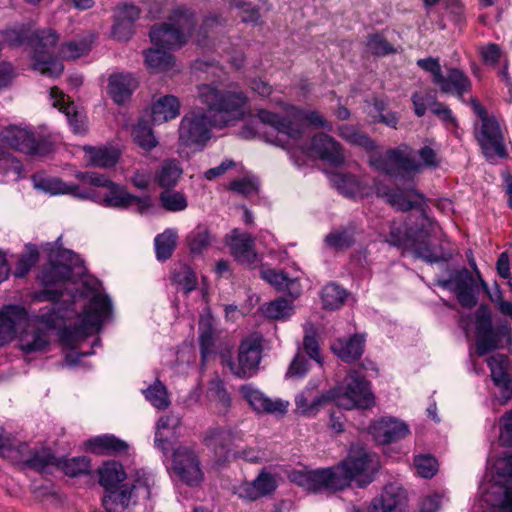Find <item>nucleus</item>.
<instances>
[{"mask_svg":"<svg viewBox=\"0 0 512 512\" xmlns=\"http://www.w3.org/2000/svg\"><path fill=\"white\" fill-rule=\"evenodd\" d=\"M182 173L183 169L177 160H165L159 166L155 180L160 187L170 188L178 183Z\"/></svg>","mask_w":512,"mask_h":512,"instance_id":"nucleus-46","label":"nucleus"},{"mask_svg":"<svg viewBox=\"0 0 512 512\" xmlns=\"http://www.w3.org/2000/svg\"><path fill=\"white\" fill-rule=\"evenodd\" d=\"M489 512H512V454L498 458L492 466V481L482 486Z\"/></svg>","mask_w":512,"mask_h":512,"instance_id":"nucleus-8","label":"nucleus"},{"mask_svg":"<svg viewBox=\"0 0 512 512\" xmlns=\"http://www.w3.org/2000/svg\"><path fill=\"white\" fill-rule=\"evenodd\" d=\"M139 82L131 73H114L108 79V93L117 104L125 103L138 88Z\"/></svg>","mask_w":512,"mask_h":512,"instance_id":"nucleus-33","label":"nucleus"},{"mask_svg":"<svg viewBox=\"0 0 512 512\" xmlns=\"http://www.w3.org/2000/svg\"><path fill=\"white\" fill-rule=\"evenodd\" d=\"M13 453H15L16 461L22 462L28 467L40 472L58 467L61 463V459L56 457L49 448L30 449L26 443H20L12 447L11 445H6L3 438L0 436V455L2 457H13Z\"/></svg>","mask_w":512,"mask_h":512,"instance_id":"nucleus-14","label":"nucleus"},{"mask_svg":"<svg viewBox=\"0 0 512 512\" xmlns=\"http://www.w3.org/2000/svg\"><path fill=\"white\" fill-rule=\"evenodd\" d=\"M276 488V477L263 470L254 480L245 481L236 486L234 493L245 501H256L262 497L271 495Z\"/></svg>","mask_w":512,"mask_h":512,"instance_id":"nucleus-25","label":"nucleus"},{"mask_svg":"<svg viewBox=\"0 0 512 512\" xmlns=\"http://www.w3.org/2000/svg\"><path fill=\"white\" fill-rule=\"evenodd\" d=\"M180 103L171 95L158 99L152 106V122L162 124L176 118L179 115Z\"/></svg>","mask_w":512,"mask_h":512,"instance_id":"nucleus-42","label":"nucleus"},{"mask_svg":"<svg viewBox=\"0 0 512 512\" xmlns=\"http://www.w3.org/2000/svg\"><path fill=\"white\" fill-rule=\"evenodd\" d=\"M304 153L318 157L332 165H341L345 160L341 145L325 133L315 134L310 141V146L304 150Z\"/></svg>","mask_w":512,"mask_h":512,"instance_id":"nucleus-24","label":"nucleus"},{"mask_svg":"<svg viewBox=\"0 0 512 512\" xmlns=\"http://www.w3.org/2000/svg\"><path fill=\"white\" fill-rule=\"evenodd\" d=\"M177 234L172 229L165 230L156 236L154 240L157 259L165 261L172 256L176 247Z\"/></svg>","mask_w":512,"mask_h":512,"instance_id":"nucleus-53","label":"nucleus"},{"mask_svg":"<svg viewBox=\"0 0 512 512\" xmlns=\"http://www.w3.org/2000/svg\"><path fill=\"white\" fill-rule=\"evenodd\" d=\"M205 444L216 454L222 455L232 441V434L225 428H211L206 432Z\"/></svg>","mask_w":512,"mask_h":512,"instance_id":"nucleus-50","label":"nucleus"},{"mask_svg":"<svg viewBox=\"0 0 512 512\" xmlns=\"http://www.w3.org/2000/svg\"><path fill=\"white\" fill-rule=\"evenodd\" d=\"M160 201L165 209L173 212L182 211L188 205L185 196L178 191L167 190L162 192Z\"/></svg>","mask_w":512,"mask_h":512,"instance_id":"nucleus-60","label":"nucleus"},{"mask_svg":"<svg viewBox=\"0 0 512 512\" xmlns=\"http://www.w3.org/2000/svg\"><path fill=\"white\" fill-rule=\"evenodd\" d=\"M261 358V339L256 336H250L241 341L238 348L237 360H230L228 366L234 376L240 379H246L257 373Z\"/></svg>","mask_w":512,"mask_h":512,"instance_id":"nucleus-18","label":"nucleus"},{"mask_svg":"<svg viewBox=\"0 0 512 512\" xmlns=\"http://www.w3.org/2000/svg\"><path fill=\"white\" fill-rule=\"evenodd\" d=\"M125 477L122 465L116 461L105 462L99 469V482L106 490L122 482Z\"/></svg>","mask_w":512,"mask_h":512,"instance_id":"nucleus-48","label":"nucleus"},{"mask_svg":"<svg viewBox=\"0 0 512 512\" xmlns=\"http://www.w3.org/2000/svg\"><path fill=\"white\" fill-rule=\"evenodd\" d=\"M63 472L70 476L76 477L82 474H87L90 471V460L87 457H74L70 459H61L60 466Z\"/></svg>","mask_w":512,"mask_h":512,"instance_id":"nucleus-57","label":"nucleus"},{"mask_svg":"<svg viewBox=\"0 0 512 512\" xmlns=\"http://www.w3.org/2000/svg\"><path fill=\"white\" fill-rule=\"evenodd\" d=\"M261 123L271 126L278 134L289 140H298L302 137L305 125L332 131V124L323 115L314 110L301 109L285 104L281 114L262 109L258 111Z\"/></svg>","mask_w":512,"mask_h":512,"instance_id":"nucleus-4","label":"nucleus"},{"mask_svg":"<svg viewBox=\"0 0 512 512\" xmlns=\"http://www.w3.org/2000/svg\"><path fill=\"white\" fill-rule=\"evenodd\" d=\"M86 448L98 455H117L127 452L129 444L114 435L104 434L89 439Z\"/></svg>","mask_w":512,"mask_h":512,"instance_id":"nucleus-37","label":"nucleus"},{"mask_svg":"<svg viewBox=\"0 0 512 512\" xmlns=\"http://www.w3.org/2000/svg\"><path fill=\"white\" fill-rule=\"evenodd\" d=\"M39 258L37 248L28 247L27 252L18 260L14 270V276L22 278L27 275L30 269L36 264Z\"/></svg>","mask_w":512,"mask_h":512,"instance_id":"nucleus-61","label":"nucleus"},{"mask_svg":"<svg viewBox=\"0 0 512 512\" xmlns=\"http://www.w3.org/2000/svg\"><path fill=\"white\" fill-rule=\"evenodd\" d=\"M85 160L87 164L100 168H108L113 165L118 160V154L106 147H91L85 146Z\"/></svg>","mask_w":512,"mask_h":512,"instance_id":"nucleus-45","label":"nucleus"},{"mask_svg":"<svg viewBox=\"0 0 512 512\" xmlns=\"http://www.w3.org/2000/svg\"><path fill=\"white\" fill-rule=\"evenodd\" d=\"M406 498L395 486L386 487L379 498L374 499L367 512H405Z\"/></svg>","mask_w":512,"mask_h":512,"instance_id":"nucleus-34","label":"nucleus"},{"mask_svg":"<svg viewBox=\"0 0 512 512\" xmlns=\"http://www.w3.org/2000/svg\"><path fill=\"white\" fill-rule=\"evenodd\" d=\"M438 285L452 290L463 307L472 308L477 304L478 287L472 273L463 268L447 280L438 281Z\"/></svg>","mask_w":512,"mask_h":512,"instance_id":"nucleus-19","label":"nucleus"},{"mask_svg":"<svg viewBox=\"0 0 512 512\" xmlns=\"http://www.w3.org/2000/svg\"><path fill=\"white\" fill-rule=\"evenodd\" d=\"M0 137L12 149L30 156H42L50 151L47 139L27 127H5L1 130Z\"/></svg>","mask_w":512,"mask_h":512,"instance_id":"nucleus-15","label":"nucleus"},{"mask_svg":"<svg viewBox=\"0 0 512 512\" xmlns=\"http://www.w3.org/2000/svg\"><path fill=\"white\" fill-rule=\"evenodd\" d=\"M420 225V229L411 235L408 244L414 256L431 263L447 261L451 254L431 242V237L436 232V225L427 217L422 218Z\"/></svg>","mask_w":512,"mask_h":512,"instance_id":"nucleus-16","label":"nucleus"},{"mask_svg":"<svg viewBox=\"0 0 512 512\" xmlns=\"http://www.w3.org/2000/svg\"><path fill=\"white\" fill-rule=\"evenodd\" d=\"M338 134L348 143L359 146L367 152H372L376 148L374 141L355 125H340L338 127Z\"/></svg>","mask_w":512,"mask_h":512,"instance_id":"nucleus-47","label":"nucleus"},{"mask_svg":"<svg viewBox=\"0 0 512 512\" xmlns=\"http://www.w3.org/2000/svg\"><path fill=\"white\" fill-rule=\"evenodd\" d=\"M76 177L82 184L89 186L86 191L94 194L87 200H92L104 207L125 209L143 202L141 198L129 193L124 186L112 182L102 174L79 172Z\"/></svg>","mask_w":512,"mask_h":512,"instance_id":"nucleus-7","label":"nucleus"},{"mask_svg":"<svg viewBox=\"0 0 512 512\" xmlns=\"http://www.w3.org/2000/svg\"><path fill=\"white\" fill-rule=\"evenodd\" d=\"M431 111L443 122L448 130L453 132L457 130L458 121L451 109H449L445 104L433 102L431 105Z\"/></svg>","mask_w":512,"mask_h":512,"instance_id":"nucleus-63","label":"nucleus"},{"mask_svg":"<svg viewBox=\"0 0 512 512\" xmlns=\"http://www.w3.org/2000/svg\"><path fill=\"white\" fill-rule=\"evenodd\" d=\"M214 240L210 231L204 226H198L188 236V243L193 254H201Z\"/></svg>","mask_w":512,"mask_h":512,"instance_id":"nucleus-56","label":"nucleus"},{"mask_svg":"<svg viewBox=\"0 0 512 512\" xmlns=\"http://www.w3.org/2000/svg\"><path fill=\"white\" fill-rule=\"evenodd\" d=\"M332 401L346 410L368 409L375 404L370 383L358 371L351 370L343 381L331 390Z\"/></svg>","mask_w":512,"mask_h":512,"instance_id":"nucleus-11","label":"nucleus"},{"mask_svg":"<svg viewBox=\"0 0 512 512\" xmlns=\"http://www.w3.org/2000/svg\"><path fill=\"white\" fill-rule=\"evenodd\" d=\"M368 114L377 122H381L388 127L396 128L398 117L394 112L386 110V104L383 100L374 99L369 106Z\"/></svg>","mask_w":512,"mask_h":512,"instance_id":"nucleus-54","label":"nucleus"},{"mask_svg":"<svg viewBox=\"0 0 512 512\" xmlns=\"http://www.w3.org/2000/svg\"><path fill=\"white\" fill-rule=\"evenodd\" d=\"M353 242L354 239L352 235L346 230H335L325 237L326 246L336 250L346 249L351 246Z\"/></svg>","mask_w":512,"mask_h":512,"instance_id":"nucleus-62","label":"nucleus"},{"mask_svg":"<svg viewBox=\"0 0 512 512\" xmlns=\"http://www.w3.org/2000/svg\"><path fill=\"white\" fill-rule=\"evenodd\" d=\"M239 392L243 399H245L257 413L284 414L289 405L288 402L280 399H270L252 384L242 385L239 388Z\"/></svg>","mask_w":512,"mask_h":512,"instance_id":"nucleus-28","label":"nucleus"},{"mask_svg":"<svg viewBox=\"0 0 512 512\" xmlns=\"http://www.w3.org/2000/svg\"><path fill=\"white\" fill-rule=\"evenodd\" d=\"M59 36L52 29L31 31L29 44L34 49V69L44 76L59 77L64 66L55 56Z\"/></svg>","mask_w":512,"mask_h":512,"instance_id":"nucleus-12","label":"nucleus"},{"mask_svg":"<svg viewBox=\"0 0 512 512\" xmlns=\"http://www.w3.org/2000/svg\"><path fill=\"white\" fill-rule=\"evenodd\" d=\"M172 278L186 294L196 288L197 278L191 268L186 265H181L175 269Z\"/></svg>","mask_w":512,"mask_h":512,"instance_id":"nucleus-58","label":"nucleus"},{"mask_svg":"<svg viewBox=\"0 0 512 512\" xmlns=\"http://www.w3.org/2000/svg\"><path fill=\"white\" fill-rule=\"evenodd\" d=\"M144 393L146 399L156 408L165 409L170 404L166 387L159 381L147 388Z\"/></svg>","mask_w":512,"mask_h":512,"instance_id":"nucleus-59","label":"nucleus"},{"mask_svg":"<svg viewBox=\"0 0 512 512\" xmlns=\"http://www.w3.org/2000/svg\"><path fill=\"white\" fill-rule=\"evenodd\" d=\"M140 9L129 3L119 4L114 10L112 37L118 41H127L134 34L135 22L140 17Z\"/></svg>","mask_w":512,"mask_h":512,"instance_id":"nucleus-27","label":"nucleus"},{"mask_svg":"<svg viewBox=\"0 0 512 512\" xmlns=\"http://www.w3.org/2000/svg\"><path fill=\"white\" fill-rule=\"evenodd\" d=\"M435 85L439 87L441 92L454 95L462 101L464 94L469 92L472 87L468 76L457 68L448 69L446 75L442 73Z\"/></svg>","mask_w":512,"mask_h":512,"instance_id":"nucleus-32","label":"nucleus"},{"mask_svg":"<svg viewBox=\"0 0 512 512\" xmlns=\"http://www.w3.org/2000/svg\"><path fill=\"white\" fill-rule=\"evenodd\" d=\"M261 277L278 291H288L293 297H297L300 294V285L297 280L290 279L282 271L275 269H262Z\"/></svg>","mask_w":512,"mask_h":512,"instance_id":"nucleus-44","label":"nucleus"},{"mask_svg":"<svg viewBox=\"0 0 512 512\" xmlns=\"http://www.w3.org/2000/svg\"><path fill=\"white\" fill-rule=\"evenodd\" d=\"M50 96L54 99L53 106L58 107L60 111L65 113L73 132L76 134L84 133L87 129L86 117L77 112L74 105L66 104L65 95L58 88H51Z\"/></svg>","mask_w":512,"mask_h":512,"instance_id":"nucleus-38","label":"nucleus"},{"mask_svg":"<svg viewBox=\"0 0 512 512\" xmlns=\"http://www.w3.org/2000/svg\"><path fill=\"white\" fill-rule=\"evenodd\" d=\"M194 25L193 12L177 8L167 22L152 27L149 34L151 42L162 48H180L191 36Z\"/></svg>","mask_w":512,"mask_h":512,"instance_id":"nucleus-9","label":"nucleus"},{"mask_svg":"<svg viewBox=\"0 0 512 512\" xmlns=\"http://www.w3.org/2000/svg\"><path fill=\"white\" fill-rule=\"evenodd\" d=\"M143 54L145 65L151 73H167L175 66L174 56L159 48L145 50Z\"/></svg>","mask_w":512,"mask_h":512,"instance_id":"nucleus-43","label":"nucleus"},{"mask_svg":"<svg viewBox=\"0 0 512 512\" xmlns=\"http://www.w3.org/2000/svg\"><path fill=\"white\" fill-rule=\"evenodd\" d=\"M374 190L378 197L384 198L387 203L399 211H408L420 205L423 200L422 194L414 189L412 183L405 188L397 187L391 190L386 185L375 181Z\"/></svg>","mask_w":512,"mask_h":512,"instance_id":"nucleus-22","label":"nucleus"},{"mask_svg":"<svg viewBox=\"0 0 512 512\" xmlns=\"http://www.w3.org/2000/svg\"><path fill=\"white\" fill-rule=\"evenodd\" d=\"M172 469L189 486H197L203 480L198 457L190 448L179 447L174 451Z\"/></svg>","mask_w":512,"mask_h":512,"instance_id":"nucleus-20","label":"nucleus"},{"mask_svg":"<svg viewBox=\"0 0 512 512\" xmlns=\"http://www.w3.org/2000/svg\"><path fill=\"white\" fill-rule=\"evenodd\" d=\"M27 322V313L19 306H8L0 313V346L14 339Z\"/></svg>","mask_w":512,"mask_h":512,"instance_id":"nucleus-30","label":"nucleus"},{"mask_svg":"<svg viewBox=\"0 0 512 512\" xmlns=\"http://www.w3.org/2000/svg\"><path fill=\"white\" fill-rule=\"evenodd\" d=\"M135 503V494L133 489H130L129 484L107 490V494L103 498V506L106 512H129L130 506Z\"/></svg>","mask_w":512,"mask_h":512,"instance_id":"nucleus-36","label":"nucleus"},{"mask_svg":"<svg viewBox=\"0 0 512 512\" xmlns=\"http://www.w3.org/2000/svg\"><path fill=\"white\" fill-rule=\"evenodd\" d=\"M511 342L510 327L507 324L493 328L487 306L481 305L476 311V354L484 356L501 347V342Z\"/></svg>","mask_w":512,"mask_h":512,"instance_id":"nucleus-13","label":"nucleus"},{"mask_svg":"<svg viewBox=\"0 0 512 512\" xmlns=\"http://www.w3.org/2000/svg\"><path fill=\"white\" fill-rule=\"evenodd\" d=\"M499 442L502 446L512 447V409L499 418Z\"/></svg>","mask_w":512,"mask_h":512,"instance_id":"nucleus-64","label":"nucleus"},{"mask_svg":"<svg viewBox=\"0 0 512 512\" xmlns=\"http://www.w3.org/2000/svg\"><path fill=\"white\" fill-rule=\"evenodd\" d=\"M347 292L335 283L325 285L321 291L323 307L329 310L339 309L345 302Z\"/></svg>","mask_w":512,"mask_h":512,"instance_id":"nucleus-51","label":"nucleus"},{"mask_svg":"<svg viewBox=\"0 0 512 512\" xmlns=\"http://www.w3.org/2000/svg\"><path fill=\"white\" fill-rule=\"evenodd\" d=\"M82 286L81 293L89 298V302L74 327L75 337H86L97 332L112 312L111 300L98 289V283L95 282L90 286L85 282Z\"/></svg>","mask_w":512,"mask_h":512,"instance_id":"nucleus-10","label":"nucleus"},{"mask_svg":"<svg viewBox=\"0 0 512 512\" xmlns=\"http://www.w3.org/2000/svg\"><path fill=\"white\" fill-rule=\"evenodd\" d=\"M317 384H309L302 392L295 397L297 410L305 416L316 415L322 406L331 401V391L319 393L316 391Z\"/></svg>","mask_w":512,"mask_h":512,"instance_id":"nucleus-31","label":"nucleus"},{"mask_svg":"<svg viewBox=\"0 0 512 512\" xmlns=\"http://www.w3.org/2000/svg\"><path fill=\"white\" fill-rule=\"evenodd\" d=\"M132 135L135 143L146 151H150L158 144L151 127L146 121H139L133 129Z\"/></svg>","mask_w":512,"mask_h":512,"instance_id":"nucleus-55","label":"nucleus"},{"mask_svg":"<svg viewBox=\"0 0 512 512\" xmlns=\"http://www.w3.org/2000/svg\"><path fill=\"white\" fill-rule=\"evenodd\" d=\"M369 432L376 442L387 444L404 438L409 433V428L398 419L384 417L373 422Z\"/></svg>","mask_w":512,"mask_h":512,"instance_id":"nucleus-29","label":"nucleus"},{"mask_svg":"<svg viewBox=\"0 0 512 512\" xmlns=\"http://www.w3.org/2000/svg\"><path fill=\"white\" fill-rule=\"evenodd\" d=\"M197 91L199 101L209 111L221 116V123L215 124L216 126H225L229 121L244 116L247 97L241 90H219L213 84H201Z\"/></svg>","mask_w":512,"mask_h":512,"instance_id":"nucleus-6","label":"nucleus"},{"mask_svg":"<svg viewBox=\"0 0 512 512\" xmlns=\"http://www.w3.org/2000/svg\"><path fill=\"white\" fill-rule=\"evenodd\" d=\"M64 296L63 290H44L40 298L49 300L50 306L38 314L35 319L22 326L23 330L19 334V347L25 353L43 351L49 344L48 330L59 327L65 315L58 307V301Z\"/></svg>","mask_w":512,"mask_h":512,"instance_id":"nucleus-3","label":"nucleus"},{"mask_svg":"<svg viewBox=\"0 0 512 512\" xmlns=\"http://www.w3.org/2000/svg\"><path fill=\"white\" fill-rule=\"evenodd\" d=\"M419 161L413 157V150L406 144L388 149L384 154H372L369 157L370 166L378 172L394 178L411 176L424 169H436L441 159L436 150L425 145L418 150Z\"/></svg>","mask_w":512,"mask_h":512,"instance_id":"nucleus-2","label":"nucleus"},{"mask_svg":"<svg viewBox=\"0 0 512 512\" xmlns=\"http://www.w3.org/2000/svg\"><path fill=\"white\" fill-rule=\"evenodd\" d=\"M181 426V417L175 413L162 416L157 423L155 433V444L162 451L168 450L170 438L176 435L177 429Z\"/></svg>","mask_w":512,"mask_h":512,"instance_id":"nucleus-40","label":"nucleus"},{"mask_svg":"<svg viewBox=\"0 0 512 512\" xmlns=\"http://www.w3.org/2000/svg\"><path fill=\"white\" fill-rule=\"evenodd\" d=\"M226 241L239 263L253 268L260 263V257L255 251V241L248 233L233 229L226 236Z\"/></svg>","mask_w":512,"mask_h":512,"instance_id":"nucleus-23","label":"nucleus"},{"mask_svg":"<svg viewBox=\"0 0 512 512\" xmlns=\"http://www.w3.org/2000/svg\"><path fill=\"white\" fill-rule=\"evenodd\" d=\"M133 483L129 487L133 489L135 498L149 499L151 487L154 485L153 475L144 469H137L131 476Z\"/></svg>","mask_w":512,"mask_h":512,"instance_id":"nucleus-52","label":"nucleus"},{"mask_svg":"<svg viewBox=\"0 0 512 512\" xmlns=\"http://www.w3.org/2000/svg\"><path fill=\"white\" fill-rule=\"evenodd\" d=\"M378 460L375 454L360 446H353L346 460L335 467L310 470V491L321 489L341 490L352 481L358 487H365L372 481L377 470Z\"/></svg>","mask_w":512,"mask_h":512,"instance_id":"nucleus-1","label":"nucleus"},{"mask_svg":"<svg viewBox=\"0 0 512 512\" xmlns=\"http://www.w3.org/2000/svg\"><path fill=\"white\" fill-rule=\"evenodd\" d=\"M470 105L478 118L474 123V135L486 159L508 158L504 133L498 120L476 98L470 99Z\"/></svg>","mask_w":512,"mask_h":512,"instance_id":"nucleus-5","label":"nucleus"},{"mask_svg":"<svg viewBox=\"0 0 512 512\" xmlns=\"http://www.w3.org/2000/svg\"><path fill=\"white\" fill-rule=\"evenodd\" d=\"M211 126L204 111H190L181 120L179 140L184 146L202 148L211 138Z\"/></svg>","mask_w":512,"mask_h":512,"instance_id":"nucleus-17","label":"nucleus"},{"mask_svg":"<svg viewBox=\"0 0 512 512\" xmlns=\"http://www.w3.org/2000/svg\"><path fill=\"white\" fill-rule=\"evenodd\" d=\"M364 343V337L356 334L348 339H336L332 343L331 349L341 360L352 362L361 357Z\"/></svg>","mask_w":512,"mask_h":512,"instance_id":"nucleus-39","label":"nucleus"},{"mask_svg":"<svg viewBox=\"0 0 512 512\" xmlns=\"http://www.w3.org/2000/svg\"><path fill=\"white\" fill-rule=\"evenodd\" d=\"M71 277V268L67 264L51 263L41 273L42 283L48 287L57 284H64Z\"/></svg>","mask_w":512,"mask_h":512,"instance_id":"nucleus-49","label":"nucleus"},{"mask_svg":"<svg viewBox=\"0 0 512 512\" xmlns=\"http://www.w3.org/2000/svg\"><path fill=\"white\" fill-rule=\"evenodd\" d=\"M486 362L494 385L500 389L497 401L505 405L512 398V363L503 354H495L487 358Z\"/></svg>","mask_w":512,"mask_h":512,"instance_id":"nucleus-21","label":"nucleus"},{"mask_svg":"<svg viewBox=\"0 0 512 512\" xmlns=\"http://www.w3.org/2000/svg\"><path fill=\"white\" fill-rule=\"evenodd\" d=\"M331 184L346 197H363L369 192L353 175L334 172L329 175Z\"/></svg>","mask_w":512,"mask_h":512,"instance_id":"nucleus-41","label":"nucleus"},{"mask_svg":"<svg viewBox=\"0 0 512 512\" xmlns=\"http://www.w3.org/2000/svg\"><path fill=\"white\" fill-rule=\"evenodd\" d=\"M34 187L50 195H70L80 200H86L89 197H93L83 184L78 185L74 183L64 182L62 179L51 176H35L33 178Z\"/></svg>","mask_w":512,"mask_h":512,"instance_id":"nucleus-26","label":"nucleus"},{"mask_svg":"<svg viewBox=\"0 0 512 512\" xmlns=\"http://www.w3.org/2000/svg\"><path fill=\"white\" fill-rule=\"evenodd\" d=\"M218 337L219 332L214 325L212 316H201L199 319V344L202 364L215 354Z\"/></svg>","mask_w":512,"mask_h":512,"instance_id":"nucleus-35","label":"nucleus"}]
</instances>
